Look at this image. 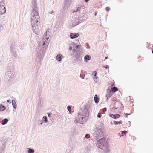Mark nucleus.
Instances as JSON below:
<instances>
[{
  "mask_svg": "<svg viewBox=\"0 0 153 153\" xmlns=\"http://www.w3.org/2000/svg\"><path fill=\"white\" fill-rule=\"evenodd\" d=\"M80 10V7H78V8H77V10L76 11H74L75 12H77V11H79Z\"/></svg>",
  "mask_w": 153,
  "mask_h": 153,
  "instance_id": "obj_24",
  "label": "nucleus"
},
{
  "mask_svg": "<svg viewBox=\"0 0 153 153\" xmlns=\"http://www.w3.org/2000/svg\"><path fill=\"white\" fill-rule=\"evenodd\" d=\"M86 45L88 46V47L89 48L90 47V46H89V44H88V43H86Z\"/></svg>",
  "mask_w": 153,
  "mask_h": 153,
  "instance_id": "obj_29",
  "label": "nucleus"
},
{
  "mask_svg": "<svg viewBox=\"0 0 153 153\" xmlns=\"http://www.w3.org/2000/svg\"><path fill=\"white\" fill-rule=\"evenodd\" d=\"M67 108H68V111L69 112L71 113V107L69 106H68L67 107Z\"/></svg>",
  "mask_w": 153,
  "mask_h": 153,
  "instance_id": "obj_17",
  "label": "nucleus"
},
{
  "mask_svg": "<svg viewBox=\"0 0 153 153\" xmlns=\"http://www.w3.org/2000/svg\"><path fill=\"white\" fill-rule=\"evenodd\" d=\"M127 124H128V126L129 127L131 126V122L128 121V123H127Z\"/></svg>",
  "mask_w": 153,
  "mask_h": 153,
  "instance_id": "obj_25",
  "label": "nucleus"
},
{
  "mask_svg": "<svg viewBox=\"0 0 153 153\" xmlns=\"http://www.w3.org/2000/svg\"><path fill=\"white\" fill-rule=\"evenodd\" d=\"M127 133V131H123L122 132L121 134L122 136L124 135Z\"/></svg>",
  "mask_w": 153,
  "mask_h": 153,
  "instance_id": "obj_18",
  "label": "nucleus"
},
{
  "mask_svg": "<svg viewBox=\"0 0 153 153\" xmlns=\"http://www.w3.org/2000/svg\"><path fill=\"white\" fill-rule=\"evenodd\" d=\"M111 117L114 119L118 118L120 117V116L119 114H116V115H114V114H111Z\"/></svg>",
  "mask_w": 153,
  "mask_h": 153,
  "instance_id": "obj_6",
  "label": "nucleus"
},
{
  "mask_svg": "<svg viewBox=\"0 0 153 153\" xmlns=\"http://www.w3.org/2000/svg\"><path fill=\"white\" fill-rule=\"evenodd\" d=\"M83 117H82V118H83L84 117H85V115H83Z\"/></svg>",
  "mask_w": 153,
  "mask_h": 153,
  "instance_id": "obj_32",
  "label": "nucleus"
},
{
  "mask_svg": "<svg viewBox=\"0 0 153 153\" xmlns=\"http://www.w3.org/2000/svg\"><path fill=\"white\" fill-rule=\"evenodd\" d=\"M32 16L31 19V23L32 26V29L33 31L36 34H38L39 32V29L38 25L39 22H38L40 20L39 16L38 13L34 10L32 12Z\"/></svg>",
  "mask_w": 153,
  "mask_h": 153,
  "instance_id": "obj_1",
  "label": "nucleus"
},
{
  "mask_svg": "<svg viewBox=\"0 0 153 153\" xmlns=\"http://www.w3.org/2000/svg\"><path fill=\"white\" fill-rule=\"evenodd\" d=\"M112 95V94H111V93H110L109 94L107 95L106 96L108 98H109Z\"/></svg>",
  "mask_w": 153,
  "mask_h": 153,
  "instance_id": "obj_19",
  "label": "nucleus"
},
{
  "mask_svg": "<svg viewBox=\"0 0 153 153\" xmlns=\"http://www.w3.org/2000/svg\"><path fill=\"white\" fill-rule=\"evenodd\" d=\"M85 112V111H82V113H84Z\"/></svg>",
  "mask_w": 153,
  "mask_h": 153,
  "instance_id": "obj_35",
  "label": "nucleus"
},
{
  "mask_svg": "<svg viewBox=\"0 0 153 153\" xmlns=\"http://www.w3.org/2000/svg\"><path fill=\"white\" fill-rule=\"evenodd\" d=\"M90 135L89 134H86L85 136V137L86 138H88L90 137Z\"/></svg>",
  "mask_w": 153,
  "mask_h": 153,
  "instance_id": "obj_22",
  "label": "nucleus"
},
{
  "mask_svg": "<svg viewBox=\"0 0 153 153\" xmlns=\"http://www.w3.org/2000/svg\"><path fill=\"white\" fill-rule=\"evenodd\" d=\"M79 35L78 33H72L70 34V36L71 39H74L79 36Z\"/></svg>",
  "mask_w": 153,
  "mask_h": 153,
  "instance_id": "obj_3",
  "label": "nucleus"
},
{
  "mask_svg": "<svg viewBox=\"0 0 153 153\" xmlns=\"http://www.w3.org/2000/svg\"><path fill=\"white\" fill-rule=\"evenodd\" d=\"M34 152V150L33 149H30L28 151V153H33Z\"/></svg>",
  "mask_w": 153,
  "mask_h": 153,
  "instance_id": "obj_13",
  "label": "nucleus"
},
{
  "mask_svg": "<svg viewBox=\"0 0 153 153\" xmlns=\"http://www.w3.org/2000/svg\"><path fill=\"white\" fill-rule=\"evenodd\" d=\"M89 0H85V1L86 2H87L88 1H89Z\"/></svg>",
  "mask_w": 153,
  "mask_h": 153,
  "instance_id": "obj_33",
  "label": "nucleus"
},
{
  "mask_svg": "<svg viewBox=\"0 0 153 153\" xmlns=\"http://www.w3.org/2000/svg\"><path fill=\"white\" fill-rule=\"evenodd\" d=\"M47 31H46V32L45 34V36L44 37H46L45 39L48 40V39L49 37H48V36H47Z\"/></svg>",
  "mask_w": 153,
  "mask_h": 153,
  "instance_id": "obj_16",
  "label": "nucleus"
},
{
  "mask_svg": "<svg viewBox=\"0 0 153 153\" xmlns=\"http://www.w3.org/2000/svg\"><path fill=\"white\" fill-rule=\"evenodd\" d=\"M50 114H49V115H48V116H49H49H50Z\"/></svg>",
  "mask_w": 153,
  "mask_h": 153,
  "instance_id": "obj_38",
  "label": "nucleus"
},
{
  "mask_svg": "<svg viewBox=\"0 0 153 153\" xmlns=\"http://www.w3.org/2000/svg\"><path fill=\"white\" fill-rule=\"evenodd\" d=\"M74 48L73 49V51H74V52L76 51V50L78 48V45H74Z\"/></svg>",
  "mask_w": 153,
  "mask_h": 153,
  "instance_id": "obj_12",
  "label": "nucleus"
},
{
  "mask_svg": "<svg viewBox=\"0 0 153 153\" xmlns=\"http://www.w3.org/2000/svg\"><path fill=\"white\" fill-rule=\"evenodd\" d=\"M62 55L60 54H58L56 57V59L59 61H60L62 59Z\"/></svg>",
  "mask_w": 153,
  "mask_h": 153,
  "instance_id": "obj_5",
  "label": "nucleus"
},
{
  "mask_svg": "<svg viewBox=\"0 0 153 153\" xmlns=\"http://www.w3.org/2000/svg\"><path fill=\"white\" fill-rule=\"evenodd\" d=\"M43 120L45 121V122H47V118L46 117L44 116L43 118Z\"/></svg>",
  "mask_w": 153,
  "mask_h": 153,
  "instance_id": "obj_15",
  "label": "nucleus"
},
{
  "mask_svg": "<svg viewBox=\"0 0 153 153\" xmlns=\"http://www.w3.org/2000/svg\"><path fill=\"white\" fill-rule=\"evenodd\" d=\"M97 14V13H95V16H96Z\"/></svg>",
  "mask_w": 153,
  "mask_h": 153,
  "instance_id": "obj_34",
  "label": "nucleus"
},
{
  "mask_svg": "<svg viewBox=\"0 0 153 153\" xmlns=\"http://www.w3.org/2000/svg\"><path fill=\"white\" fill-rule=\"evenodd\" d=\"M53 13V11H52L51 12V13L52 14V13Z\"/></svg>",
  "mask_w": 153,
  "mask_h": 153,
  "instance_id": "obj_36",
  "label": "nucleus"
},
{
  "mask_svg": "<svg viewBox=\"0 0 153 153\" xmlns=\"http://www.w3.org/2000/svg\"><path fill=\"white\" fill-rule=\"evenodd\" d=\"M114 123L115 124L117 125L118 124H121L122 123V122L121 121H119V122H117L116 121H114Z\"/></svg>",
  "mask_w": 153,
  "mask_h": 153,
  "instance_id": "obj_14",
  "label": "nucleus"
},
{
  "mask_svg": "<svg viewBox=\"0 0 153 153\" xmlns=\"http://www.w3.org/2000/svg\"><path fill=\"white\" fill-rule=\"evenodd\" d=\"M5 107L3 105H2L1 104L0 106V111H2L5 110Z\"/></svg>",
  "mask_w": 153,
  "mask_h": 153,
  "instance_id": "obj_8",
  "label": "nucleus"
},
{
  "mask_svg": "<svg viewBox=\"0 0 153 153\" xmlns=\"http://www.w3.org/2000/svg\"><path fill=\"white\" fill-rule=\"evenodd\" d=\"M98 77H97L96 76H95V77H94V80H96L97 79V78Z\"/></svg>",
  "mask_w": 153,
  "mask_h": 153,
  "instance_id": "obj_28",
  "label": "nucleus"
},
{
  "mask_svg": "<svg viewBox=\"0 0 153 153\" xmlns=\"http://www.w3.org/2000/svg\"><path fill=\"white\" fill-rule=\"evenodd\" d=\"M103 112H105L106 111V108H104L103 109Z\"/></svg>",
  "mask_w": 153,
  "mask_h": 153,
  "instance_id": "obj_26",
  "label": "nucleus"
},
{
  "mask_svg": "<svg viewBox=\"0 0 153 153\" xmlns=\"http://www.w3.org/2000/svg\"><path fill=\"white\" fill-rule=\"evenodd\" d=\"M94 100L96 103H97L99 102V99L98 98L97 95H95L94 96Z\"/></svg>",
  "mask_w": 153,
  "mask_h": 153,
  "instance_id": "obj_7",
  "label": "nucleus"
},
{
  "mask_svg": "<svg viewBox=\"0 0 153 153\" xmlns=\"http://www.w3.org/2000/svg\"><path fill=\"white\" fill-rule=\"evenodd\" d=\"M85 60L86 62L88 61V60H90L91 59V57L89 55H86L84 57Z\"/></svg>",
  "mask_w": 153,
  "mask_h": 153,
  "instance_id": "obj_4",
  "label": "nucleus"
},
{
  "mask_svg": "<svg viewBox=\"0 0 153 153\" xmlns=\"http://www.w3.org/2000/svg\"><path fill=\"white\" fill-rule=\"evenodd\" d=\"M8 120L7 119L5 118L2 121V124L3 125L5 124L8 122Z\"/></svg>",
  "mask_w": 153,
  "mask_h": 153,
  "instance_id": "obj_10",
  "label": "nucleus"
},
{
  "mask_svg": "<svg viewBox=\"0 0 153 153\" xmlns=\"http://www.w3.org/2000/svg\"><path fill=\"white\" fill-rule=\"evenodd\" d=\"M107 58H108V57H105V59H107Z\"/></svg>",
  "mask_w": 153,
  "mask_h": 153,
  "instance_id": "obj_37",
  "label": "nucleus"
},
{
  "mask_svg": "<svg viewBox=\"0 0 153 153\" xmlns=\"http://www.w3.org/2000/svg\"><path fill=\"white\" fill-rule=\"evenodd\" d=\"M117 90L118 88L115 87H114L111 88V91L113 92H115Z\"/></svg>",
  "mask_w": 153,
  "mask_h": 153,
  "instance_id": "obj_9",
  "label": "nucleus"
},
{
  "mask_svg": "<svg viewBox=\"0 0 153 153\" xmlns=\"http://www.w3.org/2000/svg\"><path fill=\"white\" fill-rule=\"evenodd\" d=\"M104 67L106 69H107V68H108V65L107 66L106 65V67Z\"/></svg>",
  "mask_w": 153,
  "mask_h": 153,
  "instance_id": "obj_31",
  "label": "nucleus"
},
{
  "mask_svg": "<svg viewBox=\"0 0 153 153\" xmlns=\"http://www.w3.org/2000/svg\"><path fill=\"white\" fill-rule=\"evenodd\" d=\"M12 105H13V106L14 107L16 108V103L15 102V100H12Z\"/></svg>",
  "mask_w": 153,
  "mask_h": 153,
  "instance_id": "obj_11",
  "label": "nucleus"
},
{
  "mask_svg": "<svg viewBox=\"0 0 153 153\" xmlns=\"http://www.w3.org/2000/svg\"><path fill=\"white\" fill-rule=\"evenodd\" d=\"M6 12V9L5 7L2 5H0V14L2 15Z\"/></svg>",
  "mask_w": 153,
  "mask_h": 153,
  "instance_id": "obj_2",
  "label": "nucleus"
},
{
  "mask_svg": "<svg viewBox=\"0 0 153 153\" xmlns=\"http://www.w3.org/2000/svg\"><path fill=\"white\" fill-rule=\"evenodd\" d=\"M94 76H96V75H97V73L96 72L94 71Z\"/></svg>",
  "mask_w": 153,
  "mask_h": 153,
  "instance_id": "obj_27",
  "label": "nucleus"
},
{
  "mask_svg": "<svg viewBox=\"0 0 153 153\" xmlns=\"http://www.w3.org/2000/svg\"><path fill=\"white\" fill-rule=\"evenodd\" d=\"M152 53L153 54V51H152Z\"/></svg>",
  "mask_w": 153,
  "mask_h": 153,
  "instance_id": "obj_39",
  "label": "nucleus"
},
{
  "mask_svg": "<svg viewBox=\"0 0 153 153\" xmlns=\"http://www.w3.org/2000/svg\"><path fill=\"white\" fill-rule=\"evenodd\" d=\"M101 113H99L98 114V115H97V117H98V118H100L101 117Z\"/></svg>",
  "mask_w": 153,
  "mask_h": 153,
  "instance_id": "obj_21",
  "label": "nucleus"
},
{
  "mask_svg": "<svg viewBox=\"0 0 153 153\" xmlns=\"http://www.w3.org/2000/svg\"><path fill=\"white\" fill-rule=\"evenodd\" d=\"M48 42L46 41H44L43 43V45L45 46V47L47 46V44H48Z\"/></svg>",
  "mask_w": 153,
  "mask_h": 153,
  "instance_id": "obj_20",
  "label": "nucleus"
},
{
  "mask_svg": "<svg viewBox=\"0 0 153 153\" xmlns=\"http://www.w3.org/2000/svg\"><path fill=\"white\" fill-rule=\"evenodd\" d=\"M130 114H128V113H126V114H126V116H127V115H130Z\"/></svg>",
  "mask_w": 153,
  "mask_h": 153,
  "instance_id": "obj_30",
  "label": "nucleus"
},
{
  "mask_svg": "<svg viewBox=\"0 0 153 153\" xmlns=\"http://www.w3.org/2000/svg\"><path fill=\"white\" fill-rule=\"evenodd\" d=\"M110 10V8L109 7H106L105 8V10L107 11H108Z\"/></svg>",
  "mask_w": 153,
  "mask_h": 153,
  "instance_id": "obj_23",
  "label": "nucleus"
}]
</instances>
